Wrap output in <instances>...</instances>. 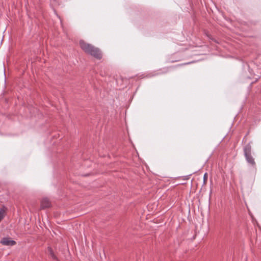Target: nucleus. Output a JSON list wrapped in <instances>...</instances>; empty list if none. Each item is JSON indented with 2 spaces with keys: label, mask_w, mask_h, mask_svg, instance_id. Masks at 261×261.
<instances>
[{
  "label": "nucleus",
  "mask_w": 261,
  "mask_h": 261,
  "mask_svg": "<svg viewBox=\"0 0 261 261\" xmlns=\"http://www.w3.org/2000/svg\"><path fill=\"white\" fill-rule=\"evenodd\" d=\"M80 45L81 48L87 54H90L96 59H100L102 58V54L100 50L92 45L86 43L83 40L80 41Z\"/></svg>",
  "instance_id": "f257e3e1"
},
{
  "label": "nucleus",
  "mask_w": 261,
  "mask_h": 261,
  "mask_svg": "<svg viewBox=\"0 0 261 261\" xmlns=\"http://www.w3.org/2000/svg\"><path fill=\"white\" fill-rule=\"evenodd\" d=\"M244 152L245 158L248 163H254V159L251 154V146L248 144L244 148Z\"/></svg>",
  "instance_id": "f03ea898"
},
{
  "label": "nucleus",
  "mask_w": 261,
  "mask_h": 261,
  "mask_svg": "<svg viewBox=\"0 0 261 261\" xmlns=\"http://www.w3.org/2000/svg\"><path fill=\"white\" fill-rule=\"evenodd\" d=\"M1 243L5 246H14L16 244L15 241L11 240L10 238L8 237L3 238L1 241Z\"/></svg>",
  "instance_id": "7ed1b4c3"
},
{
  "label": "nucleus",
  "mask_w": 261,
  "mask_h": 261,
  "mask_svg": "<svg viewBox=\"0 0 261 261\" xmlns=\"http://www.w3.org/2000/svg\"><path fill=\"white\" fill-rule=\"evenodd\" d=\"M51 203L49 199L47 198H42L41 202V207L42 209L50 207Z\"/></svg>",
  "instance_id": "20e7f679"
},
{
  "label": "nucleus",
  "mask_w": 261,
  "mask_h": 261,
  "mask_svg": "<svg viewBox=\"0 0 261 261\" xmlns=\"http://www.w3.org/2000/svg\"><path fill=\"white\" fill-rule=\"evenodd\" d=\"M191 175V174L188 175L184 176L181 177L180 178L183 180H188L190 178V176Z\"/></svg>",
  "instance_id": "39448f33"
},
{
  "label": "nucleus",
  "mask_w": 261,
  "mask_h": 261,
  "mask_svg": "<svg viewBox=\"0 0 261 261\" xmlns=\"http://www.w3.org/2000/svg\"><path fill=\"white\" fill-rule=\"evenodd\" d=\"M207 180V174L205 173L203 176V182L205 184Z\"/></svg>",
  "instance_id": "423d86ee"
},
{
  "label": "nucleus",
  "mask_w": 261,
  "mask_h": 261,
  "mask_svg": "<svg viewBox=\"0 0 261 261\" xmlns=\"http://www.w3.org/2000/svg\"><path fill=\"white\" fill-rule=\"evenodd\" d=\"M48 251L50 252V254L51 256V257L53 258H55L56 257H55V255H54V253H53V251H52V250H51V249L50 248H48Z\"/></svg>",
  "instance_id": "0eeeda50"
},
{
  "label": "nucleus",
  "mask_w": 261,
  "mask_h": 261,
  "mask_svg": "<svg viewBox=\"0 0 261 261\" xmlns=\"http://www.w3.org/2000/svg\"><path fill=\"white\" fill-rule=\"evenodd\" d=\"M155 74H149L148 75H147V77H151V76H154Z\"/></svg>",
  "instance_id": "6e6552de"
}]
</instances>
